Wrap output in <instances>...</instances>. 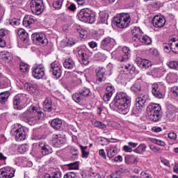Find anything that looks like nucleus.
<instances>
[{
	"label": "nucleus",
	"instance_id": "obj_1",
	"mask_svg": "<svg viewBox=\"0 0 178 178\" xmlns=\"http://www.w3.org/2000/svg\"><path fill=\"white\" fill-rule=\"evenodd\" d=\"M42 116H44V113H42L41 109L35 106H31L26 113L20 115L22 120L25 122V123H28L29 126H34L37 121L40 120Z\"/></svg>",
	"mask_w": 178,
	"mask_h": 178
},
{
	"label": "nucleus",
	"instance_id": "obj_2",
	"mask_svg": "<svg viewBox=\"0 0 178 178\" xmlns=\"http://www.w3.org/2000/svg\"><path fill=\"white\" fill-rule=\"evenodd\" d=\"M131 97L123 92H118L115 98V106L121 113L126 115L130 108Z\"/></svg>",
	"mask_w": 178,
	"mask_h": 178
},
{
	"label": "nucleus",
	"instance_id": "obj_3",
	"mask_svg": "<svg viewBox=\"0 0 178 178\" xmlns=\"http://www.w3.org/2000/svg\"><path fill=\"white\" fill-rule=\"evenodd\" d=\"M130 22H131V18L129 13L118 14L113 19V24L118 29H126L130 24Z\"/></svg>",
	"mask_w": 178,
	"mask_h": 178
},
{
	"label": "nucleus",
	"instance_id": "obj_4",
	"mask_svg": "<svg viewBox=\"0 0 178 178\" xmlns=\"http://www.w3.org/2000/svg\"><path fill=\"white\" fill-rule=\"evenodd\" d=\"M79 20L83 23L92 24L95 22V14L90 8L81 9L77 15Z\"/></svg>",
	"mask_w": 178,
	"mask_h": 178
},
{
	"label": "nucleus",
	"instance_id": "obj_5",
	"mask_svg": "<svg viewBox=\"0 0 178 178\" xmlns=\"http://www.w3.org/2000/svg\"><path fill=\"white\" fill-rule=\"evenodd\" d=\"M161 109L162 108L159 104H149L147 108L149 120H152V122H158L159 120Z\"/></svg>",
	"mask_w": 178,
	"mask_h": 178
},
{
	"label": "nucleus",
	"instance_id": "obj_6",
	"mask_svg": "<svg viewBox=\"0 0 178 178\" xmlns=\"http://www.w3.org/2000/svg\"><path fill=\"white\" fill-rule=\"evenodd\" d=\"M129 54H130V49L127 47H124L122 49L119 48L114 51L111 54V56L118 62H126L129 59Z\"/></svg>",
	"mask_w": 178,
	"mask_h": 178
},
{
	"label": "nucleus",
	"instance_id": "obj_7",
	"mask_svg": "<svg viewBox=\"0 0 178 178\" xmlns=\"http://www.w3.org/2000/svg\"><path fill=\"white\" fill-rule=\"evenodd\" d=\"M12 136H15L16 141H23L26 140V132L24 128L20 124H15L11 130Z\"/></svg>",
	"mask_w": 178,
	"mask_h": 178
},
{
	"label": "nucleus",
	"instance_id": "obj_8",
	"mask_svg": "<svg viewBox=\"0 0 178 178\" xmlns=\"http://www.w3.org/2000/svg\"><path fill=\"white\" fill-rule=\"evenodd\" d=\"M27 99V95L24 94H19L15 96L13 98L14 108L17 111H22V109L26 108L27 106V104H26Z\"/></svg>",
	"mask_w": 178,
	"mask_h": 178
},
{
	"label": "nucleus",
	"instance_id": "obj_9",
	"mask_svg": "<svg viewBox=\"0 0 178 178\" xmlns=\"http://www.w3.org/2000/svg\"><path fill=\"white\" fill-rule=\"evenodd\" d=\"M147 99H148V95H139L136 99V106L132 109V113L134 115H138V113H140L145 105V102H147Z\"/></svg>",
	"mask_w": 178,
	"mask_h": 178
},
{
	"label": "nucleus",
	"instance_id": "obj_10",
	"mask_svg": "<svg viewBox=\"0 0 178 178\" xmlns=\"http://www.w3.org/2000/svg\"><path fill=\"white\" fill-rule=\"evenodd\" d=\"M136 68L133 65L127 64L122 67V70L120 71V74L118 75V80L121 81V83H125L126 80H129V76L130 72L134 70Z\"/></svg>",
	"mask_w": 178,
	"mask_h": 178
},
{
	"label": "nucleus",
	"instance_id": "obj_11",
	"mask_svg": "<svg viewBox=\"0 0 178 178\" xmlns=\"http://www.w3.org/2000/svg\"><path fill=\"white\" fill-rule=\"evenodd\" d=\"M30 9L33 15H41L44 12V1L42 0H32L30 2Z\"/></svg>",
	"mask_w": 178,
	"mask_h": 178
},
{
	"label": "nucleus",
	"instance_id": "obj_12",
	"mask_svg": "<svg viewBox=\"0 0 178 178\" xmlns=\"http://www.w3.org/2000/svg\"><path fill=\"white\" fill-rule=\"evenodd\" d=\"M115 47V39L107 37L105 38L102 42H101V49H104V51H107L109 52V51H111V49Z\"/></svg>",
	"mask_w": 178,
	"mask_h": 178
},
{
	"label": "nucleus",
	"instance_id": "obj_13",
	"mask_svg": "<svg viewBox=\"0 0 178 178\" xmlns=\"http://www.w3.org/2000/svg\"><path fill=\"white\" fill-rule=\"evenodd\" d=\"M49 72L52 73L53 76L56 79H60L62 76V69L60 68V64L59 63L54 61L50 64Z\"/></svg>",
	"mask_w": 178,
	"mask_h": 178
},
{
	"label": "nucleus",
	"instance_id": "obj_14",
	"mask_svg": "<svg viewBox=\"0 0 178 178\" xmlns=\"http://www.w3.org/2000/svg\"><path fill=\"white\" fill-rule=\"evenodd\" d=\"M45 75V69L43 65H36L32 68V76L35 79L40 80Z\"/></svg>",
	"mask_w": 178,
	"mask_h": 178
},
{
	"label": "nucleus",
	"instance_id": "obj_15",
	"mask_svg": "<svg viewBox=\"0 0 178 178\" xmlns=\"http://www.w3.org/2000/svg\"><path fill=\"white\" fill-rule=\"evenodd\" d=\"M31 38L33 42H35L38 45L48 44V39H47V37L42 33H35L32 34Z\"/></svg>",
	"mask_w": 178,
	"mask_h": 178
},
{
	"label": "nucleus",
	"instance_id": "obj_16",
	"mask_svg": "<svg viewBox=\"0 0 178 178\" xmlns=\"http://www.w3.org/2000/svg\"><path fill=\"white\" fill-rule=\"evenodd\" d=\"M105 68L99 67L96 69V83L97 84H102L106 80V74H105Z\"/></svg>",
	"mask_w": 178,
	"mask_h": 178
},
{
	"label": "nucleus",
	"instance_id": "obj_17",
	"mask_svg": "<svg viewBox=\"0 0 178 178\" xmlns=\"http://www.w3.org/2000/svg\"><path fill=\"white\" fill-rule=\"evenodd\" d=\"M15 177V169L12 167H4L0 169V178H12Z\"/></svg>",
	"mask_w": 178,
	"mask_h": 178
},
{
	"label": "nucleus",
	"instance_id": "obj_18",
	"mask_svg": "<svg viewBox=\"0 0 178 178\" xmlns=\"http://www.w3.org/2000/svg\"><path fill=\"white\" fill-rule=\"evenodd\" d=\"M166 19L161 15H155L152 19V24L156 29H161L165 26Z\"/></svg>",
	"mask_w": 178,
	"mask_h": 178
},
{
	"label": "nucleus",
	"instance_id": "obj_19",
	"mask_svg": "<svg viewBox=\"0 0 178 178\" xmlns=\"http://www.w3.org/2000/svg\"><path fill=\"white\" fill-rule=\"evenodd\" d=\"M38 145L39 149L44 156H45V155H49V154H52V147L47 144V143L40 141Z\"/></svg>",
	"mask_w": 178,
	"mask_h": 178
},
{
	"label": "nucleus",
	"instance_id": "obj_20",
	"mask_svg": "<svg viewBox=\"0 0 178 178\" xmlns=\"http://www.w3.org/2000/svg\"><path fill=\"white\" fill-rule=\"evenodd\" d=\"M136 65L142 69H148L152 66V63L149 60L140 57L136 58Z\"/></svg>",
	"mask_w": 178,
	"mask_h": 178
},
{
	"label": "nucleus",
	"instance_id": "obj_21",
	"mask_svg": "<svg viewBox=\"0 0 178 178\" xmlns=\"http://www.w3.org/2000/svg\"><path fill=\"white\" fill-rule=\"evenodd\" d=\"M65 138H62V136L60 134L54 135L52 143L56 148H62V147L65 145Z\"/></svg>",
	"mask_w": 178,
	"mask_h": 178
},
{
	"label": "nucleus",
	"instance_id": "obj_22",
	"mask_svg": "<svg viewBox=\"0 0 178 178\" xmlns=\"http://www.w3.org/2000/svg\"><path fill=\"white\" fill-rule=\"evenodd\" d=\"M131 33L133 35L132 41H134V44L136 42L140 41V38L141 37V35L143 34V31L138 26H134L131 29Z\"/></svg>",
	"mask_w": 178,
	"mask_h": 178
},
{
	"label": "nucleus",
	"instance_id": "obj_23",
	"mask_svg": "<svg viewBox=\"0 0 178 178\" xmlns=\"http://www.w3.org/2000/svg\"><path fill=\"white\" fill-rule=\"evenodd\" d=\"M78 55L81 58L83 65H88L90 63L88 54H87V50L86 49H79L78 51Z\"/></svg>",
	"mask_w": 178,
	"mask_h": 178
},
{
	"label": "nucleus",
	"instance_id": "obj_24",
	"mask_svg": "<svg viewBox=\"0 0 178 178\" xmlns=\"http://www.w3.org/2000/svg\"><path fill=\"white\" fill-rule=\"evenodd\" d=\"M152 92L156 98H163V95L161 92V89L158 83H153L152 85Z\"/></svg>",
	"mask_w": 178,
	"mask_h": 178
},
{
	"label": "nucleus",
	"instance_id": "obj_25",
	"mask_svg": "<svg viewBox=\"0 0 178 178\" xmlns=\"http://www.w3.org/2000/svg\"><path fill=\"white\" fill-rule=\"evenodd\" d=\"M141 42L143 44H145L146 45H149V44H151V42H152V40L150 39L149 37L147 36V35H140V37L139 38V41L138 42H136L134 43V47H138V45H140V44H141Z\"/></svg>",
	"mask_w": 178,
	"mask_h": 178
},
{
	"label": "nucleus",
	"instance_id": "obj_26",
	"mask_svg": "<svg viewBox=\"0 0 178 178\" xmlns=\"http://www.w3.org/2000/svg\"><path fill=\"white\" fill-rule=\"evenodd\" d=\"M43 109L46 112H51L54 109V104H52V100L49 97H47L43 102Z\"/></svg>",
	"mask_w": 178,
	"mask_h": 178
},
{
	"label": "nucleus",
	"instance_id": "obj_27",
	"mask_svg": "<svg viewBox=\"0 0 178 178\" xmlns=\"http://www.w3.org/2000/svg\"><path fill=\"white\" fill-rule=\"evenodd\" d=\"M24 88L29 94H35V92L37 91H38V88H37V85L33 84V83H24Z\"/></svg>",
	"mask_w": 178,
	"mask_h": 178
},
{
	"label": "nucleus",
	"instance_id": "obj_28",
	"mask_svg": "<svg viewBox=\"0 0 178 178\" xmlns=\"http://www.w3.org/2000/svg\"><path fill=\"white\" fill-rule=\"evenodd\" d=\"M35 23V18L32 15H26L23 20V24L25 27H30V26Z\"/></svg>",
	"mask_w": 178,
	"mask_h": 178
},
{
	"label": "nucleus",
	"instance_id": "obj_29",
	"mask_svg": "<svg viewBox=\"0 0 178 178\" xmlns=\"http://www.w3.org/2000/svg\"><path fill=\"white\" fill-rule=\"evenodd\" d=\"M169 47L174 54H178V41L175 38H171L168 43Z\"/></svg>",
	"mask_w": 178,
	"mask_h": 178
},
{
	"label": "nucleus",
	"instance_id": "obj_30",
	"mask_svg": "<svg viewBox=\"0 0 178 178\" xmlns=\"http://www.w3.org/2000/svg\"><path fill=\"white\" fill-rule=\"evenodd\" d=\"M67 74L77 77V80L74 79V81L75 83H76V84H80V83H81V77H86L84 73L79 72H76L75 73L67 72ZM80 76H81V77H80Z\"/></svg>",
	"mask_w": 178,
	"mask_h": 178
},
{
	"label": "nucleus",
	"instance_id": "obj_31",
	"mask_svg": "<svg viewBox=\"0 0 178 178\" xmlns=\"http://www.w3.org/2000/svg\"><path fill=\"white\" fill-rule=\"evenodd\" d=\"M166 70L163 67H156L153 70L152 73L157 77H162L165 74Z\"/></svg>",
	"mask_w": 178,
	"mask_h": 178
},
{
	"label": "nucleus",
	"instance_id": "obj_32",
	"mask_svg": "<svg viewBox=\"0 0 178 178\" xmlns=\"http://www.w3.org/2000/svg\"><path fill=\"white\" fill-rule=\"evenodd\" d=\"M51 126L53 129L59 130L62 127V120L58 118L54 119L51 122Z\"/></svg>",
	"mask_w": 178,
	"mask_h": 178
},
{
	"label": "nucleus",
	"instance_id": "obj_33",
	"mask_svg": "<svg viewBox=\"0 0 178 178\" xmlns=\"http://www.w3.org/2000/svg\"><path fill=\"white\" fill-rule=\"evenodd\" d=\"M17 34L22 41H27L29 38V33H27V32H26L24 29H19L17 31Z\"/></svg>",
	"mask_w": 178,
	"mask_h": 178
},
{
	"label": "nucleus",
	"instance_id": "obj_34",
	"mask_svg": "<svg viewBox=\"0 0 178 178\" xmlns=\"http://www.w3.org/2000/svg\"><path fill=\"white\" fill-rule=\"evenodd\" d=\"M108 17H109V15L108 13L102 11L99 14V23H102L103 24H108Z\"/></svg>",
	"mask_w": 178,
	"mask_h": 178
},
{
	"label": "nucleus",
	"instance_id": "obj_35",
	"mask_svg": "<svg viewBox=\"0 0 178 178\" xmlns=\"http://www.w3.org/2000/svg\"><path fill=\"white\" fill-rule=\"evenodd\" d=\"M116 155H118V149H116V147L112 146L107 150V156L110 159L114 158Z\"/></svg>",
	"mask_w": 178,
	"mask_h": 178
},
{
	"label": "nucleus",
	"instance_id": "obj_36",
	"mask_svg": "<svg viewBox=\"0 0 178 178\" xmlns=\"http://www.w3.org/2000/svg\"><path fill=\"white\" fill-rule=\"evenodd\" d=\"M63 65L65 69L72 70L75 66L74 61L72 58H67L65 60Z\"/></svg>",
	"mask_w": 178,
	"mask_h": 178
},
{
	"label": "nucleus",
	"instance_id": "obj_37",
	"mask_svg": "<svg viewBox=\"0 0 178 178\" xmlns=\"http://www.w3.org/2000/svg\"><path fill=\"white\" fill-rule=\"evenodd\" d=\"M1 58L5 62H9V60H12V54L9 51H2Z\"/></svg>",
	"mask_w": 178,
	"mask_h": 178
},
{
	"label": "nucleus",
	"instance_id": "obj_38",
	"mask_svg": "<svg viewBox=\"0 0 178 178\" xmlns=\"http://www.w3.org/2000/svg\"><path fill=\"white\" fill-rule=\"evenodd\" d=\"M131 91L133 92H140V91H141V83L140 81H136L131 87Z\"/></svg>",
	"mask_w": 178,
	"mask_h": 178
},
{
	"label": "nucleus",
	"instance_id": "obj_39",
	"mask_svg": "<svg viewBox=\"0 0 178 178\" xmlns=\"http://www.w3.org/2000/svg\"><path fill=\"white\" fill-rule=\"evenodd\" d=\"M79 148L81 149L82 153V158H85L87 159L90 155V151H87V146H83L81 145H79Z\"/></svg>",
	"mask_w": 178,
	"mask_h": 178
},
{
	"label": "nucleus",
	"instance_id": "obj_40",
	"mask_svg": "<svg viewBox=\"0 0 178 178\" xmlns=\"http://www.w3.org/2000/svg\"><path fill=\"white\" fill-rule=\"evenodd\" d=\"M146 149L147 145H145V144H140L134 149V152L136 154H144Z\"/></svg>",
	"mask_w": 178,
	"mask_h": 178
},
{
	"label": "nucleus",
	"instance_id": "obj_41",
	"mask_svg": "<svg viewBox=\"0 0 178 178\" xmlns=\"http://www.w3.org/2000/svg\"><path fill=\"white\" fill-rule=\"evenodd\" d=\"M8 87H10V81L7 78H3L0 82V88H8Z\"/></svg>",
	"mask_w": 178,
	"mask_h": 178
},
{
	"label": "nucleus",
	"instance_id": "obj_42",
	"mask_svg": "<svg viewBox=\"0 0 178 178\" xmlns=\"http://www.w3.org/2000/svg\"><path fill=\"white\" fill-rule=\"evenodd\" d=\"M9 98V93L8 92H3L0 93V102L1 104H5Z\"/></svg>",
	"mask_w": 178,
	"mask_h": 178
},
{
	"label": "nucleus",
	"instance_id": "obj_43",
	"mask_svg": "<svg viewBox=\"0 0 178 178\" xmlns=\"http://www.w3.org/2000/svg\"><path fill=\"white\" fill-rule=\"evenodd\" d=\"M69 170H79V162H74L67 165Z\"/></svg>",
	"mask_w": 178,
	"mask_h": 178
},
{
	"label": "nucleus",
	"instance_id": "obj_44",
	"mask_svg": "<svg viewBox=\"0 0 178 178\" xmlns=\"http://www.w3.org/2000/svg\"><path fill=\"white\" fill-rule=\"evenodd\" d=\"M63 1L64 0H54L53 7L55 8V9H60L63 4Z\"/></svg>",
	"mask_w": 178,
	"mask_h": 178
},
{
	"label": "nucleus",
	"instance_id": "obj_45",
	"mask_svg": "<svg viewBox=\"0 0 178 178\" xmlns=\"http://www.w3.org/2000/svg\"><path fill=\"white\" fill-rule=\"evenodd\" d=\"M20 19L13 18L9 20V24L13 26V27H17V26H20Z\"/></svg>",
	"mask_w": 178,
	"mask_h": 178
},
{
	"label": "nucleus",
	"instance_id": "obj_46",
	"mask_svg": "<svg viewBox=\"0 0 178 178\" xmlns=\"http://www.w3.org/2000/svg\"><path fill=\"white\" fill-rule=\"evenodd\" d=\"M151 143H153L154 144H157V145H161V147H165L166 144L163 140H158L156 138H150Z\"/></svg>",
	"mask_w": 178,
	"mask_h": 178
},
{
	"label": "nucleus",
	"instance_id": "obj_47",
	"mask_svg": "<svg viewBox=\"0 0 178 178\" xmlns=\"http://www.w3.org/2000/svg\"><path fill=\"white\" fill-rule=\"evenodd\" d=\"M166 79L170 81L175 82L176 80H177V75L175 73L170 72L168 74Z\"/></svg>",
	"mask_w": 178,
	"mask_h": 178
},
{
	"label": "nucleus",
	"instance_id": "obj_48",
	"mask_svg": "<svg viewBox=\"0 0 178 178\" xmlns=\"http://www.w3.org/2000/svg\"><path fill=\"white\" fill-rule=\"evenodd\" d=\"M170 92L175 98L178 99V86H172L170 88Z\"/></svg>",
	"mask_w": 178,
	"mask_h": 178
},
{
	"label": "nucleus",
	"instance_id": "obj_49",
	"mask_svg": "<svg viewBox=\"0 0 178 178\" xmlns=\"http://www.w3.org/2000/svg\"><path fill=\"white\" fill-rule=\"evenodd\" d=\"M79 94L83 97H88V95H90V89L87 88H83L79 90Z\"/></svg>",
	"mask_w": 178,
	"mask_h": 178
},
{
	"label": "nucleus",
	"instance_id": "obj_50",
	"mask_svg": "<svg viewBox=\"0 0 178 178\" xmlns=\"http://www.w3.org/2000/svg\"><path fill=\"white\" fill-rule=\"evenodd\" d=\"M29 150V146L27 145H21L18 147V152L20 154H24L26 151Z\"/></svg>",
	"mask_w": 178,
	"mask_h": 178
},
{
	"label": "nucleus",
	"instance_id": "obj_51",
	"mask_svg": "<svg viewBox=\"0 0 178 178\" xmlns=\"http://www.w3.org/2000/svg\"><path fill=\"white\" fill-rule=\"evenodd\" d=\"M106 91L108 94H112L113 95V92H115V88L111 83H107Z\"/></svg>",
	"mask_w": 178,
	"mask_h": 178
},
{
	"label": "nucleus",
	"instance_id": "obj_52",
	"mask_svg": "<svg viewBox=\"0 0 178 178\" xmlns=\"http://www.w3.org/2000/svg\"><path fill=\"white\" fill-rule=\"evenodd\" d=\"M168 67L170 69H174L175 70H178V61H170L168 63Z\"/></svg>",
	"mask_w": 178,
	"mask_h": 178
},
{
	"label": "nucleus",
	"instance_id": "obj_53",
	"mask_svg": "<svg viewBox=\"0 0 178 178\" xmlns=\"http://www.w3.org/2000/svg\"><path fill=\"white\" fill-rule=\"evenodd\" d=\"M94 126L98 129H106V124H104L102 122L96 121L94 122Z\"/></svg>",
	"mask_w": 178,
	"mask_h": 178
},
{
	"label": "nucleus",
	"instance_id": "obj_54",
	"mask_svg": "<svg viewBox=\"0 0 178 178\" xmlns=\"http://www.w3.org/2000/svg\"><path fill=\"white\" fill-rule=\"evenodd\" d=\"M19 70L22 73H26L29 70V65L25 63H21L19 65Z\"/></svg>",
	"mask_w": 178,
	"mask_h": 178
},
{
	"label": "nucleus",
	"instance_id": "obj_55",
	"mask_svg": "<svg viewBox=\"0 0 178 178\" xmlns=\"http://www.w3.org/2000/svg\"><path fill=\"white\" fill-rule=\"evenodd\" d=\"M10 33V31H9V30L3 28L0 29V37L3 38V37H6V35H8Z\"/></svg>",
	"mask_w": 178,
	"mask_h": 178
},
{
	"label": "nucleus",
	"instance_id": "obj_56",
	"mask_svg": "<svg viewBox=\"0 0 178 178\" xmlns=\"http://www.w3.org/2000/svg\"><path fill=\"white\" fill-rule=\"evenodd\" d=\"M77 31H78L81 38H84V36L87 35V31H86V29L79 28V29H77Z\"/></svg>",
	"mask_w": 178,
	"mask_h": 178
},
{
	"label": "nucleus",
	"instance_id": "obj_57",
	"mask_svg": "<svg viewBox=\"0 0 178 178\" xmlns=\"http://www.w3.org/2000/svg\"><path fill=\"white\" fill-rule=\"evenodd\" d=\"M72 99L76 103H79L81 101V97H80V95L79 93H74L72 95Z\"/></svg>",
	"mask_w": 178,
	"mask_h": 178
},
{
	"label": "nucleus",
	"instance_id": "obj_58",
	"mask_svg": "<svg viewBox=\"0 0 178 178\" xmlns=\"http://www.w3.org/2000/svg\"><path fill=\"white\" fill-rule=\"evenodd\" d=\"M113 95L112 93L106 92V94L103 97L104 101H105V102H108V101H111V98H112Z\"/></svg>",
	"mask_w": 178,
	"mask_h": 178
},
{
	"label": "nucleus",
	"instance_id": "obj_59",
	"mask_svg": "<svg viewBox=\"0 0 178 178\" xmlns=\"http://www.w3.org/2000/svg\"><path fill=\"white\" fill-rule=\"evenodd\" d=\"M51 178H62V172L60 171L53 172Z\"/></svg>",
	"mask_w": 178,
	"mask_h": 178
},
{
	"label": "nucleus",
	"instance_id": "obj_60",
	"mask_svg": "<svg viewBox=\"0 0 178 178\" xmlns=\"http://www.w3.org/2000/svg\"><path fill=\"white\" fill-rule=\"evenodd\" d=\"M168 138L173 140V141H176V140H177V134L174 132H170L168 134Z\"/></svg>",
	"mask_w": 178,
	"mask_h": 178
},
{
	"label": "nucleus",
	"instance_id": "obj_61",
	"mask_svg": "<svg viewBox=\"0 0 178 178\" xmlns=\"http://www.w3.org/2000/svg\"><path fill=\"white\" fill-rule=\"evenodd\" d=\"M66 46L67 47H73V45H74V40H73L72 38H70L68 40H67L66 41Z\"/></svg>",
	"mask_w": 178,
	"mask_h": 178
},
{
	"label": "nucleus",
	"instance_id": "obj_62",
	"mask_svg": "<svg viewBox=\"0 0 178 178\" xmlns=\"http://www.w3.org/2000/svg\"><path fill=\"white\" fill-rule=\"evenodd\" d=\"M99 155L103 158V159H106V153H105V150L104 149H101L99 151Z\"/></svg>",
	"mask_w": 178,
	"mask_h": 178
},
{
	"label": "nucleus",
	"instance_id": "obj_63",
	"mask_svg": "<svg viewBox=\"0 0 178 178\" xmlns=\"http://www.w3.org/2000/svg\"><path fill=\"white\" fill-rule=\"evenodd\" d=\"M110 178H122V176L120 175V172H115L113 173L110 175Z\"/></svg>",
	"mask_w": 178,
	"mask_h": 178
},
{
	"label": "nucleus",
	"instance_id": "obj_64",
	"mask_svg": "<svg viewBox=\"0 0 178 178\" xmlns=\"http://www.w3.org/2000/svg\"><path fill=\"white\" fill-rule=\"evenodd\" d=\"M140 176H142V177L143 178H152V177L151 176V175H149V173H147L144 171H143L141 173H140Z\"/></svg>",
	"mask_w": 178,
	"mask_h": 178
}]
</instances>
